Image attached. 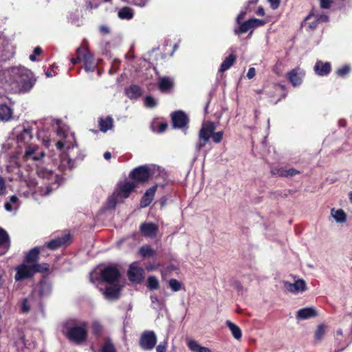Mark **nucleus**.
I'll return each mask as SVG.
<instances>
[{"mask_svg":"<svg viewBox=\"0 0 352 352\" xmlns=\"http://www.w3.org/2000/svg\"><path fill=\"white\" fill-rule=\"evenodd\" d=\"M5 155L6 172L10 175V180H23L30 188L32 194L38 193L41 195H48L50 193L58 188L60 182V177L51 170L38 166L36 169V174L39 181L30 177H26L22 173L18 158L20 154L12 152L2 153Z\"/></svg>","mask_w":352,"mask_h":352,"instance_id":"nucleus-1","label":"nucleus"},{"mask_svg":"<svg viewBox=\"0 0 352 352\" xmlns=\"http://www.w3.org/2000/svg\"><path fill=\"white\" fill-rule=\"evenodd\" d=\"M56 133L59 138L55 145L58 150L65 148L66 152L60 155L58 168L62 171L72 170L76 166V161L82 160L85 155L76 144L74 135L68 129L61 126L59 120H56Z\"/></svg>","mask_w":352,"mask_h":352,"instance_id":"nucleus-2","label":"nucleus"},{"mask_svg":"<svg viewBox=\"0 0 352 352\" xmlns=\"http://www.w3.org/2000/svg\"><path fill=\"white\" fill-rule=\"evenodd\" d=\"M34 82L32 72L23 66H14L6 69L0 68V85L10 91H28Z\"/></svg>","mask_w":352,"mask_h":352,"instance_id":"nucleus-3","label":"nucleus"},{"mask_svg":"<svg viewBox=\"0 0 352 352\" xmlns=\"http://www.w3.org/2000/svg\"><path fill=\"white\" fill-rule=\"evenodd\" d=\"M32 138V128L29 123L19 125L13 129L9 138L2 144L1 153L21 154L24 147L32 144L30 141Z\"/></svg>","mask_w":352,"mask_h":352,"instance_id":"nucleus-4","label":"nucleus"},{"mask_svg":"<svg viewBox=\"0 0 352 352\" xmlns=\"http://www.w3.org/2000/svg\"><path fill=\"white\" fill-rule=\"evenodd\" d=\"M63 333L65 337L76 344L85 341L87 336V324L85 322H78L76 320H67L63 324Z\"/></svg>","mask_w":352,"mask_h":352,"instance_id":"nucleus-5","label":"nucleus"},{"mask_svg":"<svg viewBox=\"0 0 352 352\" xmlns=\"http://www.w3.org/2000/svg\"><path fill=\"white\" fill-rule=\"evenodd\" d=\"M120 276V272L116 266H98L90 273V281L93 283L96 281L114 283H118Z\"/></svg>","mask_w":352,"mask_h":352,"instance_id":"nucleus-6","label":"nucleus"},{"mask_svg":"<svg viewBox=\"0 0 352 352\" xmlns=\"http://www.w3.org/2000/svg\"><path fill=\"white\" fill-rule=\"evenodd\" d=\"M216 126L213 122H206L203 123L199 135V142L196 144L197 151H200L204 147L212 136L214 143H219L223 138V131L214 133Z\"/></svg>","mask_w":352,"mask_h":352,"instance_id":"nucleus-7","label":"nucleus"},{"mask_svg":"<svg viewBox=\"0 0 352 352\" xmlns=\"http://www.w3.org/2000/svg\"><path fill=\"white\" fill-rule=\"evenodd\" d=\"M49 269L47 263L42 264H22L16 267V273L15 274V280L16 281L28 278L33 276L36 272H46Z\"/></svg>","mask_w":352,"mask_h":352,"instance_id":"nucleus-8","label":"nucleus"},{"mask_svg":"<svg viewBox=\"0 0 352 352\" xmlns=\"http://www.w3.org/2000/svg\"><path fill=\"white\" fill-rule=\"evenodd\" d=\"M160 168L155 165H144L134 168L130 173V177L140 182H145L153 177L155 171Z\"/></svg>","mask_w":352,"mask_h":352,"instance_id":"nucleus-9","label":"nucleus"},{"mask_svg":"<svg viewBox=\"0 0 352 352\" xmlns=\"http://www.w3.org/2000/svg\"><path fill=\"white\" fill-rule=\"evenodd\" d=\"M22 158L25 162H38L45 155L44 151L37 145L30 144L23 148Z\"/></svg>","mask_w":352,"mask_h":352,"instance_id":"nucleus-10","label":"nucleus"},{"mask_svg":"<svg viewBox=\"0 0 352 352\" xmlns=\"http://www.w3.org/2000/svg\"><path fill=\"white\" fill-rule=\"evenodd\" d=\"M157 338L156 333L153 331L146 330L142 333L139 344L144 351H151L156 346Z\"/></svg>","mask_w":352,"mask_h":352,"instance_id":"nucleus-11","label":"nucleus"},{"mask_svg":"<svg viewBox=\"0 0 352 352\" xmlns=\"http://www.w3.org/2000/svg\"><path fill=\"white\" fill-rule=\"evenodd\" d=\"M263 24L264 21L256 18H251L244 22L240 23V24H238V27L234 29V33L235 35L239 36L255 28L261 26Z\"/></svg>","mask_w":352,"mask_h":352,"instance_id":"nucleus-12","label":"nucleus"},{"mask_svg":"<svg viewBox=\"0 0 352 352\" xmlns=\"http://www.w3.org/2000/svg\"><path fill=\"white\" fill-rule=\"evenodd\" d=\"M72 241V236L69 233H64L61 236L48 241L44 245V248L47 247L51 250H55L69 245Z\"/></svg>","mask_w":352,"mask_h":352,"instance_id":"nucleus-13","label":"nucleus"},{"mask_svg":"<svg viewBox=\"0 0 352 352\" xmlns=\"http://www.w3.org/2000/svg\"><path fill=\"white\" fill-rule=\"evenodd\" d=\"M305 76V71L300 67H296L286 74L287 78L293 87L300 86L302 83Z\"/></svg>","mask_w":352,"mask_h":352,"instance_id":"nucleus-14","label":"nucleus"},{"mask_svg":"<svg viewBox=\"0 0 352 352\" xmlns=\"http://www.w3.org/2000/svg\"><path fill=\"white\" fill-rule=\"evenodd\" d=\"M52 292L51 283L47 278H43L34 288L33 294H37L40 298L48 297Z\"/></svg>","mask_w":352,"mask_h":352,"instance_id":"nucleus-15","label":"nucleus"},{"mask_svg":"<svg viewBox=\"0 0 352 352\" xmlns=\"http://www.w3.org/2000/svg\"><path fill=\"white\" fill-rule=\"evenodd\" d=\"M21 309L23 313H28L31 309L42 311L43 305L40 300H36L34 296H30L23 300Z\"/></svg>","mask_w":352,"mask_h":352,"instance_id":"nucleus-16","label":"nucleus"},{"mask_svg":"<svg viewBox=\"0 0 352 352\" xmlns=\"http://www.w3.org/2000/svg\"><path fill=\"white\" fill-rule=\"evenodd\" d=\"M128 276L130 281L140 283L144 278V270L138 266L137 263H132L129 266Z\"/></svg>","mask_w":352,"mask_h":352,"instance_id":"nucleus-17","label":"nucleus"},{"mask_svg":"<svg viewBox=\"0 0 352 352\" xmlns=\"http://www.w3.org/2000/svg\"><path fill=\"white\" fill-rule=\"evenodd\" d=\"M104 290L100 289L102 294L109 300H113L118 298L121 287L118 283H109Z\"/></svg>","mask_w":352,"mask_h":352,"instance_id":"nucleus-18","label":"nucleus"},{"mask_svg":"<svg viewBox=\"0 0 352 352\" xmlns=\"http://www.w3.org/2000/svg\"><path fill=\"white\" fill-rule=\"evenodd\" d=\"M283 285L287 291L292 294H298L303 292L306 290V283L302 279H298L294 283H292L289 281H283Z\"/></svg>","mask_w":352,"mask_h":352,"instance_id":"nucleus-19","label":"nucleus"},{"mask_svg":"<svg viewBox=\"0 0 352 352\" xmlns=\"http://www.w3.org/2000/svg\"><path fill=\"white\" fill-rule=\"evenodd\" d=\"M171 119L174 128L184 129L188 124V118L182 111H177L171 114Z\"/></svg>","mask_w":352,"mask_h":352,"instance_id":"nucleus-20","label":"nucleus"},{"mask_svg":"<svg viewBox=\"0 0 352 352\" xmlns=\"http://www.w3.org/2000/svg\"><path fill=\"white\" fill-rule=\"evenodd\" d=\"M140 230L144 236L153 239L156 236L159 228L153 222H144L141 224Z\"/></svg>","mask_w":352,"mask_h":352,"instance_id":"nucleus-21","label":"nucleus"},{"mask_svg":"<svg viewBox=\"0 0 352 352\" xmlns=\"http://www.w3.org/2000/svg\"><path fill=\"white\" fill-rule=\"evenodd\" d=\"M314 72L319 76H327L331 70V65L329 62H324L318 60L314 67Z\"/></svg>","mask_w":352,"mask_h":352,"instance_id":"nucleus-22","label":"nucleus"},{"mask_svg":"<svg viewBox=\"0 0 352 352\" xmlns=\"http://www.w3.org/2000/svg\"><path fill=\"white\" fill-rule=\"evenodd\" d=\"M136 187V185L133 182H125L120 184L117 189V193L120 198H127L131 191Z\"/></svg>","mask_w":352,"mask_h":352,"instance_id":"nucleus-23","label":"nucleus"},{"mask_svg":"<svg viewBox=\"0 0 352 352\" xmlns=\"http://www.w3.org/2000/svg\"><path fill=\"white\" fill-rule=\"evenodd\" d=\"M10 241L8 232L0 228V256L4 254L10 248Z\"/></svg>","mask_w":352,"mask_h":352,"instance_id":"nucleus-24","label":"nucleus"},{"mask_svg":"<svg viewBox=\"0 0 352 352\" xmlns=\"http://www.w3.org/2000/svg\"><path fill=\"white\" fill-rule=\"evenodd\" d=\"M158 88L162 92H168L174 87V79L170 77H160L158 80Z\"/></svg>","mask_w":352,"mask_h":352,"instance_id":"nucleus-25","label":"nucleus"},{"mask_svg":"<svg viewBox=\"0 0 352 352\" xmlns=\"http://www.w3.org/2000/svg\"><path fill=\"white\" fill-rule=\"evenodd\" d=\"M20 204L19 198L16 195H12L9 197V199L4 203V208L9 212H13L16 214L19 210Z\"/></svg>","mask_w":352,"mask_h":352,"instance_id":"nucleus-26","label":"nucleus"},{"mask_svg":"<svg viewBox=\"0 0 352 352\" xmlns=\"http://www.w3.org/2000/svg\"><path fill=\"white\" fill-rule=\"evenodd\" d=\"M157 185H155L148 188L143 195L140 201V206L142 208L147 207L153 201L155 192L157 190Z\"/></svg>","mask_w":352,"mask_h":352,"instance_id":"nucleus-27","label":"nucleus"},{"mask_svg":"<svg viewBox=\"0 0 352 352\" xmlns=\"http://www.w3.org/2000/svg\"><path fill=\"white\" fill-rule=\"evenodd\" d=\"M44 248L42 247H35L30 250L25 256V261L29 265L38 264L36 263L40 251Z\"/></svg>","mask_w":352,"mask_h":352,"instance_id":"nucleus-28","label":"nucleus"},{"mask_svg":"<svg viewBox=\"0 0 352 352\" xmlns=\"http://www.w3.org/2000/svg\"><path fill=\"white\" fill-rule=\"evenodd\" d=\"M126 95L131 100L137 99L142 94V89L136 85H131L125 89Z\"/></svg>","mask_w":352,"mask_h":352,"instance_id":"nucleus-29","label":"nucleus"},{"mask_svg":"<svg viewBox=\"0 0 352 352\" xmlns=\"http://www.w3.org/2000/svg\"><path fill=\"white\" fill-rule=\"evenodd\" d=\"M98 124L100 130L103 133H106L113 128V120L111 116H107L104 118H100Z\"/></svg>","mask_w":352,"mask_h":352,"instance_id":"nucleus-30","label":"nucleus"},{"mask_svg":"<svg viewBox=\"0 0 352 352\" xmlns=\"http://www.w3.org/2000/svg\"><path fill=\"white\" fill-rule=\"evenodd\" d=\"M316 315V310L311 307H305L297 311L296 317L300 320H306Z\"/></svg>","mask_w":352,"mask_h":352,"instance_id":"nucleus-31","label":"nucleus"},{"mask_svg":"<svg viewBox=\"0 0 352 352\" xmlns=\"http://www.w3.org/2000/svg\"><path fill=\"white\" fill-rule=\"evenodd\" d=\"M134 16V11L130 7H123L118 12V16L122 20H130Z\"/></svg>","mask_w":352,"mask_h":352,"instance_id":"nucleus-32","label":"nucleus"},{"mask_svg":"<svg viewBox=\"0 0 352 352\" xmlns=\"http://www.w3.org/2000/svg\"><path fill=\"white\" fill-rule=\"evenodd\" d=\"M236 61V56L234 54H230L227 56L224 60L221 63L219 72H224L229 69Z\"/></svg>","mask_w":352,"mask_h":352,"instance_id":"nucleus-33","label":"nucleus"},{"mask_svg":"<svg viewBox=\"0 0 352 352\" xmlns=\"http://www.w3.org/2000/svg\"><path fill=\"white\" fill-rule=\"evenodd\" d=\"M11 109L5 104H0V122L8 121L12 117Z\"/></svg>","mask_w":352,"mask_h":352,"instance_id":"nucleus-34","label":"nucleus"},{"mask_svg":"<svg viewBox=\"0 0 352 352\" xmlns=\"http://www.w3.org/2000/svg\"><path fill=\"white\" fill-rule=\"evenodd\" d=\"M188 346L192 352H212L210 349L201 346L197 341L193 340L188 341Z\"/></svg>","mask_w":352,"mask_h":352,"instance_id":"nucleus-35","label":"nucleus"},{"mask_svg":"<svg viewBox=\"0 0 352 352\" xmlns=\"http://www.w3.org/2000/svg\"><path fill=\"white\" fill-rule=\"evenodd\" d=\"M331 215L338 223H342L346 221V214L342 209L336 210L335 208H332L331 210Z\"/></svg>","mask_w":352,"mask_h":352,"instance_id":"nucleus-36","label":"nucleus"},{"mask_svg":"<svg viewBox=\"0 0 352 352\" xmlns=\"http://www.w3.org/2000/svg\"><path fill=\"white\" fill-rule=\"evenodd\" d=\"M226 323L231 331L232 336L236 340H240L242 337V333L239 327L230 320H227Z\"/></svg>","mask_w":352,"mask_h":352,"instance_id":"nucleus-37","label":"nucleus"},{"mask_svg":"<svg viewBox=\"0 0 352 352\" xmlns=\"http://www.w3.org/2000/svg\"><path fill=\"white\" fill-rule=\"evenodd\" d=\"M85 69L87 72H92L94 71L96 64L94 62V58L91 54L87 53L84 55Z\"/></svg>","mask_w":352,"mask_h":352,"instance_id":"nucleus-38","label":"nucleus"},{"mask_svg":"<svg viewBox=\"0 0 352 352\" xmlns=\"http://www.w3.org/2000/svg\"><path fill=\"white\" fill-rule=\"evenodd\" d=\"M314 18L316 22H327L329 21V16L325 14H319L318 12L312 11L307 17L306 21Z\"/></svg>","mask_w":352,"mask_h":352,"instance_id":"nucleus-39","label":"nucleus"},{"mask_svg":"<svg viewBox=\"0 0 352 352\" xmlns=\"http://www.w3.org/2000/svg\"><path fill=\"white\" fill-rule=\"evenodd\" d=\"M100 352H117L116 347L110 338H107L103 346L100 349Z\"/></svg>","mask_w":352,"mask_h":352,"instance_id":"nucleus-40","label":"nucleus"},{"mask_svg":"<svg viewBox=\"0 0 352 352\" xmlns=\"http://www.w3.org/2000/svg\"><path fill=\"white\" fill-rule=\"evenodd\" d=\"M326 329H327L326 325H324L323 324H319L317 327L316 331L315 332V336H314L315 339L316 340L320 341L325 334Z\"/></svg>","mask_w":352,"mask_h":352,"instance_id":"nucleus-41","label":"nucleus"},{"mask_svg":"<svg viewBox=\"0 0 352 352\" xmlns=\"http://www.w3.org/2000/svg\"><path fill=\"white\" fill-rule=\"evenodd\" d=\"M147 287L149 289H157L159 287V281L155 276H149L147 280Z\"/></svg>","mask_w":352,"mask_h":352,"instance_id":"nucleus-42","label":"nucleus"},{"mask_svg":"<svg viewBox=\"0 0 352 352\" xmlns=\"http://www.w3.org/2000/svg\"><path fill=\"white\" fill-rule=\"evenodd\" d=\"M144 105L147 108H150V109L155 107L157 104V102L156 99H155L151 96H146L144 99Z\"/></svg>","mask_w":352,"mask_h":352,"instance_id":"nucleus-43","label":"nucleus"},{"mask_svg":"<svg viewBox=\"0 0 352 352\" xmlns=\"http://www.w3.org/2000/svg\"><path fill=\"white\" fill-rule=\"evenodd\" d=\"M140 253L143 257L151 256L155 254V251L148 245L142 246L140 249Z\"/></svg>","mask_w":352,"mask_h":352,"instance_id":"nucleus-44","label":"nucleus"},{"mask_svg":"<svg viewBox=\"0 0 352 352\" xmlns=\"http://www.w3.org/2000/svg\"><path fill=\"white\" fill-rule=\"evenodd\" d=\"M351 72V67L348 65H344L341 67L338 68L336 71V74L338 76L344 78L348 75Z\"/></svg>","mask_w":352,"mask_h":352,"instance_id":"nucleus-45","label":"nucleus"},{"mask_svg":"<svg viewBox=\"0 0 352 352\" xmlns=\"http://www.w3.org/2000/svg\"><path fill=\"white\" fill-rule=\"evenodd\" d=\"M91 328L93 333L99 335L102 331V326L98 320H94L91 322Z\"/></svg>","mask_w":352,"mask_h":352,"instance_id":"nucleus-46","label":"nucleus"},{"mask_svg":"<svg viewBox=\"0 0 352 352\" xmlns=\"http://www.w3.org/2000/svg\"><path fill=\"white\" fill-rule=\"evenodd\" d=\"M120 196L116 192L113 193L111 196H110L108 199V206L109 208H114L117 203L119 201Z\"/></svg>","mask_w":352,"mask_h":352,"instance_id":"nucleus-47","label":"nucleus"},{"mask_svg":"<svg viewBox=\"0 0 352 352\" xmlns=\"http://www.w3.org/2000/svg\"><path fill=\"white\" fill-rule=\"evenodd\" d=\"M298 173H299V171L294 168L283 169L279 171V174L282 177H292Z\"/></svg>","mask_w":352,"mask_h":352,"instance_id":"nucleus-48","label":"nucleus"},{"mask_svg":"<svg viewBox=\"0 0 352 352\" xmlns=\"http://www.w3.org/2000/svg\"><path fill=\"white\" fill-rule=\"evenodd\" d=\"M168 347V337L156 346V352H166Z\"/></svg>","mask_w":352,"mask_h":352,"instance_id":"nucleus-49","label":"nucleus"},{"mask_svg":"<svg viewBox=\"0 0 352 352\" xmlns=\"http://www.w3.org/2000/svg\"><path fill=\"white\" fill-rule=\"evenodd\" d=\"M169 286L174 292H177L181 289V283L176 279L172 278L169 280Z\"/></svg>","mask_w":352,"mask_h":352,"instance_id":"nucleus-50","label":"nucleus"},{"mask_svg":"<svg viewBox=\"0 0 352 352\" xmlns=\"http://www.w3.org/2000/svg\"><path fill=\"white\" fill-rule=\"evenodd\" d=\"M7 193L6 183L5 179L0 175V196H5Z\"/></svg>","mask_w":352,"mask_h":352,"instance_id":"nucleus-51","label":"nucleus"},{"mask_svg":"<svg viewBox=\"0 0 352 352\" xmlns=\"http://www.w3.org/2000/svg\"><path fill=\"white\" fill-rule=\"evenodd\" d=\"M43 52V50L41 49V47H36L34 49V51H33V54H32L31 55H30V60L31 61H36V56H38V55H41Z\"/></svg>","mask_w":352,"mask_h":352,"instance_id":"nucleus-52","label":"nucleus"},{"mask_svg":"<svg viewBox=\"0 0 352 352\" xmlns=\"http://www.w3.org/2000/svg\"><path fill=\"white\" fill-rule=\"evenodd\" d=\"M320 6L323 9H329L332 3V0H319Z\"/></svg>","mask_w":352,"mask_h":352,"instance_id":"nucleus-53","label":"nucleus"},{"mask_svg":"<svg viewBox=\"0 0 352 352\" xmlns=\"http://www.w3.org/2000/svg\"><path fill=\"white\" fill-rule=\"evenodd\" d=\"M246 14H247L246 9L241 10L236 18V20H235L236 23L240 24V23H241L242 20L244 19Z\"/></svg>","mask_w":352,"mask_h":352,"instance_id":"nucleus-54","label":"nucleus"},{"mask_svg":"<svg viewBox=\"0 0 352 352\" xmlns=\"http://www.w3.org/2000/svg\"><path fill=\"white\" fill-rule=\"evenodd\" d=\"M148 1V0H131V3L142 8L147 4Z\"/></svg>","mask_w":352,"mask_h":352,"instance_id":"nucleus-55","label":"nucleus"},{"mask_svg":"<svg viewBox=\"0 0 352 352\" xmlns=\"http://www.w3.org/2000/svg\"><path fill=\"white\" fill-rule=\"evenodd\" d=\"M272 9L275 10L278 8L280 5V0H267Z\"/></svg>","mask_w":352,"mask_h":352,"instance_id":"nucleus-56","label":"nucleus"},{"mask_svg":"<svg viewBox=\"0 0 352 352\" xmlns=\"http://www.w3.org/2000/svg\"><path fill=\"white\" fill-rule=\"evenodd\" d=\"M318 23H318V22H316V21L315 20V19H314V21H313V22H311V23H305V25H308L309 29V30H314V29L317 27V25H318Z\"/></svg>","mask_w":352,"mask_h":352,"instance_id":"nucleus-57","label":"nucleus"},{"mask_svg":"<svg viewBox=\"0 0 352 352\" xmlns=\"http://www.w3.org/2000/svg\"><path fill=\"white\" fill-rule=\"evenodd\" d=\"M255 74H256L255 69L254 67H250L248 71L247 77L249 79H252L254 77Z\"/></svg>","mask_w":352,"mask_h":352,"instance_id":"nucleus-58","label":"nucleus"},{"mask_svg":"<svg viewBox=\"0 0 352 352\" xmlns=\"http://www.w3.org/2000/svg\"><path fill=\"white\" fill-rule=\"evenodd\" d=\"M100 32L103 34H107L109 33V28L106 25H101L100 26Z\"/></svg>","mask_w":352,"mask_h":352,"instance_id":"nucleus-59","label":"nucleus"},{"mask_svg":"<svg viewBox=\"0 0 352 352\" xmlns=\"http://www.w3.org/2000/svg\"><path fill=\"white\" fill-rule=\"evenodd\" d=\"M167 127V124L166 123H161L159 126V131L160 133L164 132Z\"/></svg>","mask_w":352,"mask_h":352,"instance_id":"nucleus-60","label":"nucleus"},{"mask_svg":"<svg viewBox=\"0 0 352 352\" xmlns=\"http://www.w3.org/2000/svg\"><path fill=\"white\" fill-rule=\"evenodd\" d=\"M151 302H152V304H159V300L157 298V296H155V295H151Z\"/></svg>","mask_w":352,"mask_h":352,"instance_id":"nucleus-61","label":"nucleus"},{"mask_svg":"<svg viewBox=\"0 0 352 352\" xmlns=\"http://www.w3.org/2000/svg\"><path fill=\"white\" fill-rule=\"evenodd\" d=\"M56 72H55L54 70L53 71H47L45 72V76L47 77V78H51L55 75H56Z\"/></svg>","mask_w":352,"mask_h":352,"instance_id":"nucleus-62","label":"nucleus"},{"mask_svg":"<svg viewBox=\"0 0 352 352\" xmlns=\"http://www.w3.org/2000/svg\"><path fill=\"white\" fill-rule=\"evenodd\" d=\"M256 14L259 16H263L265 14L264 9L262 7H259L256 11Z\"/></svg>","mask_w":352,"mask_h":352,"instance_id":"nucleus-63","label":"nucleus"},{"mask_svg":"<svg viewBox=\"0 0 352 352\" xmlns=\"http://www.w3.org/2000/svg\"><path fill=\"white\" fill-rule=\"evenodd\" d=\"M111 153H110V152H108V151H107V152H105V153H104V158L105 160H110V159H111Z\"/></svg>","mask_w":352,"mask_h":352,"instance_id":"nucleus-64","label":"nucleus"}]
</instances>
